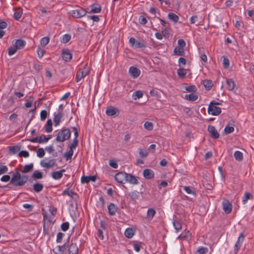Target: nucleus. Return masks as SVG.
I'll list each match as a JSON object with an SVG mask.
<instances>
[{
  "mask_svg": "<svg viewBox=\"0 0 254 254\" xmlns=\"http://www.w3.org/2000/svg\"><path fill=\"white\" fill-rule=\"evenodd\" d=\"M109 213L111 216H114L118 210L117 206L113 203H110L108 206Z\"/></svg>",
  "mask_w": 254,
  "mask_h": 254,
  "instance_id": "dca6fc26",
  "label": "nucleus"
},
{
  "mask_svg": "<svg viewBox=\"0 0 254 254\" xmlns=\"http://www.w3.org/2000/svg\"><path fill=\"white\" fill-rule=\"evenodd\" d=\"M71 135V131L68 128H64L59 131L56 140L58 142H64L68 140Z\"/></svg>",
  "mask_w": 254,
  "mask_h": 254,
  "instance_id": "f03ea898",
  "label": "nucleus"
},
{
  "mask_svg": "<svg viewBox=\"0 0 254 254\" xmlns=\"http://www.w3.org/2000/svg\"><path fill=\"white\" fill-rule=\"evenodd\" d=\"M126 181L132 185H137L138 184V181L137 178L130 174L127 173Z\"/></svg>",
  "mask_w": 254,
  "mask_h": 254,
  "instance_id": "1a4fd4ad",
  "label": "nucleus"
},
{
  "mask_svg": "<svg viewBox=\"0 0 254 254\" xmlns=\"http://www.w3.org/2000/svg\"><path fill=\"white\" fill-rule=\"evenodd\" d=\"M138 153L142 158L146 157L148 155L147 151L141 148L139 149Z\"/></svg>",
  "mask_w": 254,
  "mask_h": 254,
  "instance_id": "bf43d9fd",
  "label": "nucleus"
},
{
  "mask_svg": "<svg viewBox=\"0 0 254 254\" xmlns=\"http://www.w3.org/2000/svg\"><path fill=\"white\" fill-rule=\"evenodd\" d=\"M88 12L84 8L79 7L78 8L72 10L71 15L76 18H79L84 16Z\"/></svg>",
  "mask_w": 254,
  "mask_h": 254,
  "instance_id": "20e7f679",
  "label": "nucleus"
},
{
  "mask_svg": "<svg viewBox=\"0 0 254 254\" xmlns=\"http://www.w3.org/2000/svg\"><path fill=\"white\" fill-rule=\"evenodd\" d=\"M168 18L173 21L174 23H176L178 22L179 20V16L176 15L175 13L173 12H170L169 13L168 15Z\"/></svg>",
  "mask_w": 254,
  "mask_h": 254,
  "instance_id": "cd10ccee",
  "label": "nucleus"
},
{
  "mask_svg": "<svg viewBox=\"0 0 254 254\" xmlns=\"http://www.w3.org/2000/svg\"><path fill=\"white\" fill-rule=\"evenodd\" d=\"M42 167L46 168H50L56 165V160L55 159H45L40 162Z\"/></svg>",
  "mask_w": 254,
  "mask_h": 254,
  "instance_id": "39448f33",
  "label": "nucleus"
},
{
  "mask_svg": "<svg viewBox=\"0 0 254 254\" xmlns=\"http://www.w3.org/2000/svg\"><path fill=\"white\" fill-rule=\"evenodd\" d=\"M128 195L133 201L138 199L140 197L139 193L137 190L131 191L129 193Z\"/></svg>",
  "mask_w": 254,
  "mask_h": 254,
  "instance_id": "a878e982",
  "label": "nucleus"
},
{
  "mask_svg": "<svg viewBox=\"0 0 254 254\" xmlns=\"http://www.w3.org/2000/svg\"><path fill=\"white\" fill-rule=\"evenodd\" d=\"M173 226L177 231H179L182 229V223L178 220H174L173 222Z\"/></svg>",
  "mask_w": 254,
  "mask_h": 254,
  "instance_id": "a19ab883",
  "label": "nucleus"
},
{
  "mask_svg": "<svg viewBox=\"0 0 254 254\" xmlns=\"http://www.w3.org/2000/svg\"><path fill=\"white\" fill-rule=\"evenodd\" d=\"M174 53L177 56H183L185 52L184 49L177 47L174 50Z\"/></svg>",
  "mask_w": 254,
  "mask_h": 254,
  "instance_id": "e433bc0d",
  "label": "nucleus"
},
{
  "mask_svg": "<svg viewBox=\"0 0 254 254\" xmlns=\"http://www.w3.org/2000/svg\"><path fill=\"white\" fill-rule=\"evenodd\" d=\"M43 188V185L41 183H37L33 185V190L36 192H40L42 190Z\"/></svg>",
  "mask_w": 254,
  "mask_h": 254,
  "instance_id": "c756f323",
  "label": "nucleus"
},
{
  "mask_svg": "<svg viewBox=\"0 0 254 254\" xmlns=\"http://www.w3.org/2000/svg\"><path fill=\"white\" fill-rule=\"evenodd\" d=\"M118 110L112 106L109 107L106 111V114L109 116H113L115 115Z\"/></svg>",
  "mask_w": 254,
  "mask_h": 254,
  "instance_id": "393cba45",
  "label": "nucleus"
},
{
  "mask_svg": "<svg viewBox=\"0 0 254 254\" xmlns=\"http://www.w3.org/2000/svg\"><path fill=\"white\" fill-rule=\"evenodd\" d=\"M8 171V168L5 165H0V175Z\"/></svg>",
  "mask_w": 254,
  "mask_h": 254,
  "instance_id": "0e129e2a",
  "label": "nucleus"
},
{
  "mask_svg": "<svg viewBox=\"0 0 254 254\" xmlns=\"http://www.w3.org/2000/svg\"><path fill=\"white\" fill-rule=\"evenodd\" d=\"M129 44L131 47L137 49V48H144L146 47L145 44L139 41H136L135 39L133 37H131L129 39Z\"/></svg>",
  "mask_w": 254,
  "mask_h": 254,
  "instance_id": "7ed1b4c3",
  "label": "nucleus"
},
{
  "mask_svg": "<svg viewBox=\"0 0 254 254\" xmlns=\"http://www.w3.org/2000/svg\"><path fill=\"white\" fill-rule=\"evenodd\" d=\"M33 164L31 163L28 165H26L24 168L22 172L23 173H27L31 172L33 169Z\"/></svg>",
  "mask_w": 254,
  "mask_h": 254,
  "instance_id": "c9c22d12",
  "label": "nucleus"
},
{
  "mask_svg": "<svg viewBox=\"0 0 254 254\" xmlns=\"http://www.w3.org/2000/svg\"><path fill=\"white\" fill-rule=\"evenodd\" d=\"M69 227V223L68 222H64L61 225V229L63 231H66Z\"/></svg>",
  "mask_w": 254,
  "mask_h": 254,
  "instance_id": "6e6d98bb",
  "label": "nucleus"
},
{
  "mask_svg": "<svg viewBox=\"0 0 254 254\" xmlns=\"http://www.w3.org/2000/svg\"><path fill=\"white\" fill-rule=\"evenodd\" d=\"M22 15V10L21 8H18L15 9V12L13 15V17L16 20H19V19L21 17Z\"/></svg>",
  "mask_w": 254,
  "mask_h": 254,
  "instance_id": "2f4dec72",
  "label": "nucleus"
},
{
  "mask_svg": "<svg viewBox=\"0 0 254 254\" xmlns=\"http://www.w3.org/2000/svg\"><path fill=\"white\" fill-rule=\"evenodd\" d=\"M234 156L235 159L238 161H241L243 159V153L240 151H236L234 152Z\"/></svg>",
  "mask_w": 254,
  "mask_h": 254,
  "instance_id": "473e14b6",
  "label": "nucleus"
},
{
  "mask_svg": "<svg viewBox=\"0 0 254 254\" xmlns=\"http://www.w3.org/2000/svg\"><path fill=\"white\" fill-rule=\"evenodd\" d=\"M223 64L225 68H227L229 66V60L225 56H223Z\"/></svg>",
  "mask_w": 254,
  "mask_h": 254,
  "instance_id": "4d7b16f0",
  "label": "nucleus"
},
{
  "mask_svg": "<svg viewBox=\"0 0 254 254\" xmlns=\"http://www.w3.org/2000/svg\"><path fill=\"white\" fill-rule=\"evenodd\" d=\"M184 98L190 101H195L198 99V95L194 93L186 94Z\"/></svg>",
  "mask_w": 254,
  "mask_h": 254,
  "instance_id": "bb28decb",
  "label": "nucleus"
},
{
  "mask_svg": "<svg viewBox=\"0 0 254 254\" xmlns=\"http://www.w3.org/2000/svg\"><path fill=\"white\" fill-rule=\"evenodd\" d=\"M144 127L148 130H151L153 129V124L151 122L146 121L144 124Z\"/></svg>",
  "mask_w": 254,
  "mask_h": 254,
  "instance_id": "8fccbe9b",
  "label": "nucleus"
},
{
  "mask_svg": "<svg viewBox=\"0 0 254 254\" xmlns=\"http://www.w3.org/2000/svg\"><path fill=\"white\" fill-rule=\"evenodd\" d=\"M37 53L39 58H42L45 53V50L44 49L41 48L40 47H38L37 49Z\"/></svg>",
  "mask_w": 254,
  "mask_h": 254,
  "instance_id": "3c124183",
  "label": "nucleus"
},
{
  "mask_svg": "<svg viewBox=\"0 0 254 254\" xmlns=\"http://www.w3.org/2000/svg\"><path fill=\"white\" fill-rule=\"evenodd\" d=\"M52 121L51 119L48 120L47 123L45 125V131L48 132H51L53 130L52 127Z\"/></svg>",
  "mask_w": 254,
  "mask_h": 254,
  "instance_id": "c85d7f7f",
  "label": "nucleus"
},
{
  "mask_svg": "<svg viewBox=\"0 0 254 254\" xmlns=\"http://www.w3.org/2000/svg\"><path fill=\"white\" fill-rule=\"evenodd\" d=\"M184 190L188 194H192L195 195V192L192 190L190 187L185 186L184 187Z\"/></svg>",
  "mask_w": 254,
  "mask_h": 254,
  "instance_id": "680f3d73",
  "label": "nucleus"
},
{
  "mask_svg": "<svg viewBox=\"0 0 254 254\" xmlns=\"http://www.w3.org/2000/svg\"><path fill=\"white\" fill-rule=\"evenodd\" d=\"M138 21H139V23L142 25H145L147 22V20L146 18L142 15H140L139 17Z\"/></svg>",
  "mask_w": 254,
  "mask_h": 254,
  "instance_id": "e2e57ef3",
  "label": "nucleus"
},
{
  "mask_svg": "<svg viewBox=\"0 0 254 254\" xmlns=\"http://www.w3.org/2000/svg\"><path fill=\"white\" fill-rule=\"evenodd\" d=\"M253 195L249 192H245L243 198H242V202L243 204H245L248 199H252Z\"/></svg>",
  "mask_w": 254,
  "mask_h": 254,
  "instance_id": "ea45409f",
  "label": "nucleus"
},
{
  "mask_svg": "<svg viewBox=\"0 0 254 254\" xmlns=\"http://www.w3.org/2000/svg\"><path fill=\"white\" fill-rule=\"evenodd\" d=\"M191 233L189 231L184 230L178 237V239L187 240L190 238Z\"/></svg>",
  "mask_w": 254,
  "mask_h": 254,
  "instance_id": "5701e85b",
  "label": "nucleus"
},
{
  "mask_svg": "<svg viewBox=\"0 0 254 254\" xmlns=\"http://www.w3.org/2000/svg\"><path fill=\"white\" fill-rule=\"evenodd\" d=\"M88 74V70H83L81 71L77 72L76 73L75 80L77 82H79L82 78H83L86 75Z\"/></svg>",
  "mask_w": 254,
  "mask_h": 254,
  "instance_id": "a211bd4d",
  "label": "nucleus"
},
{
  "mask_svg": "<svg viewBox=\"0 0 254 254\" xmlns=\"http://www.w3.org/2000/svg\"><path fill=\"white\" fill-rule=\"evenodd\" d=\"M31 177L34 180L41 179L43 178V173L38 170H36L33 172Z\"/></svg>",
  "mask_w": 254,
  "mask_h": 254,
  "instance_id": "7c9ffc66",
  "label": "nucleus"
},
{
  "mask_svg": "<svg viewBox=\"0 0 254 254\" xmlns=\"http://www.w3.org/2000/svg\"><path fill=\"white\" fill-rule=\"evenodd\" d=\"M68 254H78V248L76 244L71 243L68 247Z\"/></svg>",
  "mask_w": 254,
  "mask_h": 254,
  "instance_id": "2eb2a0df",
  "label": "nucleus"
},
{
  "mask_svg": "<svg viewBox=\"0 0 254 254\" xmlns=\"http://www.w3.org/2000/svg\"><path fill=\"white\" fill-rule=\"evenodd\" d=\"M45 151L43 148H38L37 151V155L39 158H42L45 155Z\"/></svg>",
  "mask_w": 254,
  "mask_h": 254,
  "instance_id": "5fc2aeb1",
  "label": "nucleus"
},
{
  "mask_svg": "<svg viewBox=\"0 0 254 254\" xmlns=\"http://www.w3.org/2000/svg\"><path fill=\"white\" fill-rule=\"evenodd\" d=\"M208 252V249L203 247H201L198 248L196 253L197 254H205Z\"/></svg>",
  "mask_w": 254,
  "mask_h": 254,
  "instance_id": "de8ad7c7",
  "label": "nucleus"
},
{
  "mask_svg": "<svg viewBox=\"0 0 254 254\" xmlns=\"http://www.w3.org/2000/svg\"><path fill=\"white\" fill-rule=\"evenodd\" d=\"M128 72L130 76L135 79L139 76L140 70L138 68L132 66L129 67Z\"/></svg>",
  "mask_w": 254,
  "mask_h": 254,
  "instance_id": "6e6552de",
  "label": "nucleus"
},
{
  "mask_svg": "<svg viewBox=\"0 0 254 254\" xmlns=\"http://www.w3.org/2000/svg\"><path fill=\"white\" fill-rule=\"evenodd\" d=\"M66 250V244L62 246H58L53 249V251L54 254H64Z\"/></svg>",
  "mask_w": 254,
  "mask_h": 254,
  "instance_id": "4468645a",
  "label": "nucleus"
},
{
  "mask_svg": "<svg viewBox=\"0 0 254 254\" xmlns=\"http://www.w3.org/2000/svg\"><path fill=\"white\" fill-rule=\"evenodd\" d=\"M71 39V36L69 34H64L63 35L62 39V42L63 43H67Z\"/></svg>",
  "mask_w": 254,
  "mask_h": 254,
  "instance_id": "603ef678",
  "label": "nucleus"
},
{
  "mask_svg": "<svg viewBox=\"0 0 254 254\" xmlns=\"http://www.w3.org/2000/svg\"><path fill=\"white\" fill-rule=\"evenodd\" d=\"M91 10L88 12L89 13H98L101 11V6L97 3L92 4Z\"/></svg>",
  "mask_w": 254,
  "mask_h": 254,
  "instance_id": "f3484780",
  "label": "nucleus"
},
{
  "mask_svg": "<svg viewBox=\"0 0 254 254\" xmlns=\"http://www.w3.org/2000/svg\"><path fill=\"white\" fill-rule=\"evenodd\" d=\"M207 112L209 114L212 116H218L221 112V109L210 103Z\"/></svg>",
  "mask_w": 254,
  "mask_h": 254,
  "instance_id": "423d86ee",
  "label": "nucleus"
},
{
  "mask_svg": "<svg viewBox=\"0 0 254 254\" xmlns=\"http://www.w3.org/2000/svg\"><path fill=\"white\" fill-rule=\"evenodd\" d=\"M224 131L227 134L232 133L234 131V127L227 126L224 128Z\"/></svg>",
  "mask_w": 254,
  "mask_h": 254,
  "instance_id": "69168bd1",
  "label": "nucleus"
},
{
  "mask_svg": "<svg viewBox=\"0 0 254 254\" xmlns=\"http://www.w3.org/2000/svg\"><path fill=\"white\" fill-rule=\"evenodd\" d=\"M78 139L73 138L72 142L70 145L69 148L70 149L73 150L74 149H75L77 147V146L78 145Z\"/></svg>",
  "mask_w": 254,
  "mask_h": 254,
  "instance_id": "052dcab7",
  "label": "nucleus"
},
{
  "mask_svg": "<svg viewBox=\"0 0 254 254\" xmlns=\"http://www.w3.org/2000/svg\"><path fill=\"white\" fill-rule=\"evenodd\" d=\"M64 234L62 232H59L57 234L56 241L57 243H61L63 240V238Z\"/></svg>",
  "mask_w": 254,
  "mask_h": 254,
  "instance_id": "338daca9",
  "label": "nucleus"
},
{
  "mask_svg": "<svg viewBox=\"0 0 254 254\" xmlns=\"http://www.w3.org/2000/svg\"><path fill=\"white\" fill-rule=\"evenodd\" d=\"M156 213V212L154 208H149L147 211L146 218L149 220H151Z\"/></svg>",
  "mask_w": 254,
  "mask_h": 254,
  "instance_id": "b1692460",
  "label": "nucleus"
},
{
  "mask_svg": "<svg viewBox=\"0 0 254 254\" xmlns=\"http://www.w3.org/2000/svg\"><path fill=\"white\" fill-rule=\"evenodd\" d=\"M187 70L184 68H179L177 70V73L180 77L183 78L186 75Z\"/></svg>",
  "mask_w": 254,
  "mask_h": 254,
  "instance_id": "c03bdc74",
  "label": "nucleus"
},
{
  "mask_svg": "<svg viewBox=\"0 0 254 254\" xmlns=\"http://www.w3.org/2000/svg\"><path fill=\"white\" fill-rule=\"evenodd\" d=\"M208 130L212 138L216 139L219 137L220 135L213 126L209 125L208 127Z\"/></svg>",
  "mask_w": 254,
  "mask_h": 254,
  "instance_id": "f8f14e48",
  "label": "nucleus"
},
{
  "mask_svg": "<svg viewBox=\"0 0 254 254\" xmlns=\"http://www.w3.org/2000/svg\"><path fill=\"white\" fill-rule=\"evenodd\" d=\"M62 57L65 62H69L72 59V54L69 50H63L62 52Z\"/></svg>",
  "mask_w": 254,
  "mask_h": 254,
  "instance_id": "4be33fe9",
  "label": "nucleus"
},
{
  "mask_svg": "<svg viewBox=\"0 0 254 254\" xmlns=\"http://www.w3.org/2000/svg\"><path fill=\"white\" fill-rule=\"evenodd\" d=\"M50 38L48 37H44L42 38L40 40L41 45L45 47L49 43Z\"/></svg>",
  "mask_w": 254,
  "mask_h": 254,
  "instance_id": "37998d69",
  "label": "nucleus"
},
{
  "mask_svg": "<svg viewBox=\"0 0 254 254\" xmlns=\"http://www.w3.org/2000/svg\"><path fill=\"white\" fill-rule=\"evenodd\" d=\"M127 173L119 172L115 175V179L120 184H124V180H126Z\"/></svg>",
  "mask_w": 254,
  "mask_h": 254,
  "instance_id": "9b49d317",
  "label": "nucleus"
},
{
  "mask_svg": "<svg viewBox=\"0 0 254 254\" xmlns=\"http://www.w3.org/2000/svg\"><path fill=\"white\" fill-rule=\"evenodd\" d=\"M28 176L21 175L18 171L13 174L11 179L8 175H3L0 179L1 181L3 182H6L10 180V183L13 184L15 187L23 186L28 181Z\"/></svg>",
  "mask_w": 254,
  "mask_h": 254,
  "instance_id": "f257e3e1",
  "label": "nucleus"
},
{
  "mask_svg": "<svg viewBox=\"0 0 254 254\" xmlns=\"http://www.w3.org/2000/svg\"><path fill=\"white\" fill-rule=\"evenodd\" d=\"M178 46L177 47L184 49L186 46V42L183 39H180L178 41Z\"/></svg>",
  "mask_w": 254,
  "mask_h": 254,
  "instance_id": "774afa93",
  "label": "nucleus"
},
{
  "mask_svg": "<svg viewBox=\"0 0 254 254\" xmlns=\"http://www.w3.org/2000/svg\"><path fill=\"white\" fill-rule=\"evenodd\" d=\"M96 180V176H82L81 178V182L82 184H87L89 182H95Z\"/></svg>",
  "mask_w": 254,
  "mask_h": 254,
  "instance_id": "ddd939ff",
  "label": "nucleus"
},
{
  "mask_svg": "<svg viewBox=\"0 0 254 254\" xmlns=\"http://www.w3.org/2000/svg\"><path fill=\"white\" fill-rule=\"evenodd\" d=\"M20 148L16 146H11L9 147V152L10 153L14 154L17 153Z\"/></svg>",
  "mask_w": 254,
  "mask_h": 254,
  "instance_id": "49530a36",
  "label": "nucleus"
},
{
  "mask_svg": "<svg viewBox=\"0 0 254 254\" xmlns=\"http://www.w3.org/2000/svg\"><path fill=\"white\" fill-rule=\"evenodd\" d=\"M38 140L39 143H46L48 141V138H46L44 134H42L38 136Z\"/></svg>",
  "mask_w": 254,
  "mask_h": 254,
  "instance_id": "09e8293b",
  "label": "nucleus"
},
{
  "mask_svg": "<svg viewBox=\"0 0 254 254\" xmlns=\"http://www.w3.org/2000/svg\"><path fill=\"white\" fill-rule=\"evenodd\" d=\"M144 177L147 179H152L154 176L153 171L150 169H146L143 172Z\"/></svg>",
  "mask_w": 254,
  "mask_h": 254,
  "instance_id": "412c9836",
  "label": "nucleus"
},
{
  "mask_svg": "<svg viewBox=\"0 0 254 254\" xmlns=\"http://www.w3.org/2000/svg\"><path fill=\"white\" fill-rule=\"evenodd\" d=\"M134 234V231L132 229L128 228L125 232V235L128 238H131Z\"/></svg>",
  "mask_w": 254,
  "mask_h": 254,
  "instance_id": "f704fd0d",
  "label": "nucleus"
},
{
  "mask_svg": "<svg viewBox=\"0 0 254 254\" xmlns=\"http://www.w3.org/2000/svg\"><path fill=\"white\" fill-rule=\"evenodd\" d=\"M52 177L54 179V180H60L61 179L63 175V174H61V172H59V171H54L52 173Z\"/></svg>",
  "mask_w": 254,
  "mask_h": 254,
  "instance_id": "58836bf2",
  "label": "nucleus"
},
{
  "mask_svg": "<svg viewBox=\"0 0 254 254\" xmlns=\"http://www.w3.org/2000/svg\"><path fill=\"white\" fill-rule=\"evenodd\" d=\"M54 125L56 127H57L58 126L61 121H62V119L63 118V113L62 112H58L57 113L55 112L54 113Z\"/></svg>",
  "mask_w": 254,
  "mask_h": 254,
  "instance_id": "9d476101",
  "label": "nucleus"
},
{
  "mask_svg": "<svg viewBox=\"0 0 254 254\" xmlns=\"http://www.w3.org/2000/svg\"><path fill=\"white\" fill-rule=\"evenodd\" d=\"M26 45V41L22 39L16 40L13 45L18 49H23Z\"/></svg>",
  "mask_w": 254,
  "mask_h": 254,
  "instance_id": "6ab92c4d",
  "label": "nucleus"
},
{
  "mask_svg": "<svg viewBox=\"0 0 254 254\" xmlns=\"http://www.w3.org/2000/svg\"><path fill=\"white\" fill-rule=\"evenodd\" d=\"M105 204V201L104 197L103 196H100L99 198V200L97 203V206L98 207H100L102 208L104 207Z\"/></svg>",
  "mask_w": 254,
  "mask_h": 254,
  "instance_id": "79ce46f5",
  "label": "nucleus"
},
{
  "mask_svg": "<svg viewBox=\"0 0 254 254\" xmlns=\"http://www.w3.org/2000/svg\"><path fill=\"white\" fill-rule=\"evenodd\" d=\"M225 86L227 90L229 91H233L236 87V84L234 80L232 79H229L226 80Z\"/></svg>",
  "mask_w": 254,
  "mask_h": 254,
  "instance_id": "aec40b11",
  "label": "nucleus"
},
{
  "mask_svg": "<svg viewBox=\"0 0 254 254\" xmlns=\"http://www.w3.org/2000/svg\"><path fill=\"white\" fill-rule=\"evenodd\" d=\"M73 154V150L70 148L68 152H65L64 154V156L66 158V160L67 161L71 159Z\"/></svg>",
  "mask_w": 254,
  "mask_h": 254,
  "instance_id": "a18cd8bd",
  "label": "nucleus"
},
{
  "mask_svg": "<svg viewBox=\"0 0 254 254\" xmlns=\"http://www.w3.org/2000/svg\"><path fill=\"white\" fill-rule=\"evenodd\" d=\"M244 238H245V236H244V234L242 233H241L240 234L239 238L236 242V244L241 246L244 241Z\"/></svg>",
  "mask_w": 254,
  "mask_h": 254,
  "instance_id": "864d4df0",
  "label": "nucleus"
},
{
  "mask_svg": "<svg viewBox=\"0 0 254 254\" xmlns=\"http://www.w3.org/2000/svg\"><path fill=\"white\" fill-rule=\"evenodd\" d=\"M143 92L141 90H137L135 91L132 95V97L134 100H136L137 99H139L142 97L143 96Z\"/></svg>",
  "mask_w": 254,
  "mask_h": 254,
  "instance_id": "4c0bfd02",
  "label": "nucleus"
},
{
  "mask_svg": "<svg viewBox=\"0 0 254 254\" xmlns=\"http://www.w3.org/2000/svg\"><path fill=\"white\" fill-rule=\"evenodd\" d=\"M223 209L226 214H229L232 211V204L228 200H224L222 202Z\"/></svg>",
  "mask_w": 254,
  "mask_h": 254,
  "instance_id": "0eeeda50",
  "label": "nucleus"
},
{
  "mask_svg": "<svg viewBox=\"0 0 254 254\" xmlns=\"http://www.w3.org/2000/svg\"><path fill=\"white\" fill-rule=\"evenodd\" d=\"M18 49L15 46L10 47L8 49V55L12 56L14 55Z\"/></svg>",
  "mask_w": 254,
  "mask_h": 254,
  "instance_id": "13d9d810",
  "label": "nucleus"
},
{
  "mask_svg": "<svg viewBox=\"0 0 254 254\" xmlns=\"http://www.w3.org/2000/svg\"><path fill=\"white\" fill-rule=\"evenodd\" d=\"M63 195H67L71 197H73L74 196H77L76 193L74 192L72 190H70L69 189H65L63 191Z\"/></svg>",
  "mask_w": 254,
  "mask_h": 254,
  "instance_id": "72a5a7b5",
  "label": "nucleus"
}]
</instances>
